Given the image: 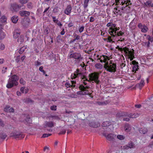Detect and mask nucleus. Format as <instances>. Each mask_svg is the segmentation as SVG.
<instances>
[{
  "mask_svg": "<svg viewBox=\"0 0 153 153\" xmlns=\"http://www.w3.org/2000/svg\"><path fill=\"white\" fill-rule=\"evenodd\" d=\"M105 63L104 68L107 71L111 73H115L116 71V64L113 60H110L109 62L107 61Z\"/></svg>",
  "mask_w": 153,
  "mask_h": 153,
  "instance_id": "1",
  "label": "nucleus"
},
{
  "mask_svg": "<svg viewBox=\"0 0 153 153\" xmlns=\"http://www.w3.org/2000/svg\"><path fill=\"white\" fill-rule=\"evenodd\" d=\"M19 78L16 74L12 75L9 79L6 86L8 88H11L14 86H16L18 84L17 81Z\"/></svg>",
  "mask_w": 153,
  "mask_h": 153,
  "instance_id": "2",
  "label": "nucleus"
},
{
  "mask_svg": "<svg viewBox=\"0 0 153 153\" xmlns=\"http://www.w3.org/2000/svg\"><path fill=\"white\" fill-rule=\"evenodd\" d=\"M139 115L137 113H129L124 111H120L116 114V116L117 117H128L130 118H135L138 117Z\"/></svg>",
  "mask_w": 153,
  "mask_h": 153,
  "instance_id": "3",
  "label": "nucleus"
},
{
  "mask_svg": "<svg viewBox=\"0 0 153 153\" xmlns=\"http://www.w3.org/2000/svg\"><path fill=\"white\" fill-rule=\"evenodd\" d=\"M116 5H118L119 4H122L123 7H122V10H123L126 7L129 8L128 10L130 7L128 6L129 5L131 4V3L130 0H124L122 1V0H115Z\"/></svg>",
  "mask_w": 153,
  "mask_h": 153,
  "instance_id": "4",
  "label": "nucleus"
},
{
  "mask_svg": "<svg viewBox=\"0 0 153 153\" xmlns=\"http://www.w3.org/2000/svg\"><path fill=\"white\" fill-rule=\"evenodd\" d=\"M100 72H94L89 74L90 80L91 81H94L97 84H98L100 82L99 79V74Z\"/></svg>",
  "mask_w": 153,
  "mask_h": 153,
  "instance_id": "5",
  "label": "nucleus"
},
{
  "mask_svg": "<svg viewBox=\"0 0 153 153\" xmlns=\"http://www.w3.org/2000/svg\"><path fill=\"white\" fill-rule=\"evenodd\" d=\"M69 57L70 58H73L75 60L80 61L82 59L80 53L75 52L74 53L73 50L70 51Z\"/></svg>",
  "mask_w": 153,
  "mask_h": 153,
  "instance_id": "6",
  "label": "nucleus"
},
{
  "mask_svg": "<svg viewBox=\"0 0 153 153\" xmlns=\"http://www.w3.org/2000/svg\"><path fill=\"white\" fill-rule=\"evenodd\" d=\"M10 137H13L14 138H18L19 140H20L21 139L24 138L25 135L23 134L21 132L15 131L11 133Z\"/></svg>",
  "mask_w": 153,
  "mask_h": 153,
  "instance_id": "7",
  "label": "nucleus"
},
{
  "mask_svg": "<svg viewBox=\"0 0 153 153\" xmlns=\"http://www.w3.org/2000/svg\"><path fill=\"white\" fill-rule=\"evenodd\" d=\"M22 7V9L25 8V6L23 5L18 4H13L11 5L10 9L11 10L15 11H17Z\"/></svg>",
  "mask_w": 153,
  "mask_h": 153,
  "instance_id": "8",
  "label": "nucleus"
},
{
  "mask_svg": "<svg viewBox=\"0 0 153 153\" xmlns=\"http://www.w3.org/2000/svg\"><path fill=\"white\" fill-rule=\"evenodd\" d=\"M146 39L148 41L146 42H143L144 44L143 46H144L147 48V49L151 48L150 42H152L153 41V37L149 35H148L146 37Z\"/></svg>",
  "mask_w": 153,
  "mask_h": 153,
  "instance_id": "9",
  "label": "nucleus"
},
{
  "mask_svg": "<svg viewBox=\"0 0 153 153\" xmlns=\"http://www.w3.org/2000/svg\"><path fill=\"white\" fill-rule=\"evenodd\" d=\"M82 74V73L79 68H77L76 71H74L73 73H72L71 75V78L73 79L76 78H78L79 76H80Z\"/></svg>",
  "mask_w": 153,
  "mask_h": 153,
  "instance_id": "10",
  "label": "nucleus"
},
{
  "mask_svg": "<svg viewBox=\"0 0 153 153\" xmlns=\"http://www.w3.org/2000/svg\"><path fill=\"white\" fill-rule=\"evenodd\" d=\"M97 60H100L101 62H106L107 61L109 60L110 59L108 56L103 55L101 56L100 57H99V55H97Z\"/></svg>",
  "mask_w": 153,
  "mask_h": 153,
  "instance_id": "11",
  "label": "nucleus"
},
{
  "mask_svg": "<svg viewBox=\"0 0 153 153\" xmlns=\"http://www.w3.org/2000/svg\"><path fill=\"white\" fill-rule=\"evenodd\" d=\"M138 27L141 29V31L143 33H146L147 32L148 28L145 24H143L140 23L138 24Z\"/></svg>",
  "mask_w": 153,
  "mask_h": 153,
  "instance_id": "12",
  "label": "nucleus"
},
{
  "mask_svg": "<svg viewBox=\"0 0 153 153\" xmlns=\"http://www.w3.org/2000/svg\"><path fill=\"white\" fill-rule=\"evenodd\" d=\"M134 50L133 49H132V51L130 50L129 51L128 48V51L127 52V54H125L126 55H128V58L130 59V61L132 60L134 58Z\"/></svg>",
  "mask_w": 153,
  "mask_h": 153,
  "instance_id": "13",
  "label": "nucleus"
},
{
  "mask_svg": "<svg viewBox=\"0 0 153 153\" xmlns=\"http://www.w3.org/2000/svg\"><path fill=\"white\" fill-rule=\"evenodd\" d=\"M89 125L90 126L93 128H97L100 126L98 122L96 121V120L94 119L89 122Z\"/></svg>",
  "mask_w": 153,
  "mask_h": 153,
  "instance_id": "14",
  "label": "nucleus"
},
{
  "mask_svg": "<svg viewBox=\"0 0 153 153\" xmlns=\"http://www.w3.org/2000/svg\"><path fill=\"white\" fill-rule=\"evenodd\" d=\"M108 32L110 35L111 36L113 39L115 37V35L116 34V32L114 28L109 27L108 30Z\"/></svg>",
  "mask_w": 153,
  "mask_h": 153,
  "instance_id": "15",
  "label": "nucleus"
},
{
  "mask_svg": "<svg viewBox=\"0 0 153 153\" xmlns=\"http://www.w3.org/2000/svg\"><path fill=\"white\" fill-rule=\"evenodd\" d=\"M104 136L107 140L110 141H113L114 140V138L116 137V135L112 134H110L107 135L105 134Z\"/></svg>",
  "mask_w": 153,
  "mask_h": 153,
  "instance_id": "16",
  "label": "nucleus"
},
{
  "mask_svg": "<svg viewBox=\"0 0 153 153\" xmlns=\"http://www.w3.org/2000/svg\"><path fill=\"white\" fill-rule=\"evenodd\" d=\"M72 10V8L71 5H68L64 10V13L67 15H69L71 13Z\"/></svg>",
  "mask_w": 153,
  "mask_h": 153,
  "instance_id": "17",
  "label": "nucleus"
},
{
  "mask_svg": "<svg viewBox=\"0 0 153 153\" xmlns=\"http://www.w3.org/2000/svg\"><path fill=\"white\" fill-rule=\"evenodd\" d=\"M71 84L69 83V82H67L65 84V86L67 88L74 87L75 86L76 82L75 81H71Z\"/></svg>",
  "mask_w": 153,
  "mask_h": 153,
  "instance_id": "18",
  "label": "nucleus"
},
{
  "mask_svg": "<svg viewBox=\"0 0 153 153\" xmlns=\"http://www.w3.org/2000/svg\"><path fill=\"white\" fill-rule=\"evenodd\" d=\"M116 48L121 52L123 51L125 54H127V52L128 51V48L126 47L122 48L120 47L119 46H117L116 47Z\"/></svg>",
  "mask_w": 153,
  "mask_h": 153,
  "instance_id": "19",
  "label": "nucleus"
},
{
  "mask_svg": "<svg viewBox=\"0 0 153 153\" xmlns=\"http://www.w3.org/2000/svg\"><path fill=\"white\" fill-rule=\"evenodd\" d=\"M22 117H25V120H21L22 121L25 123L26 124H30L31 122V119L29 117H25V115H22Z\"/></svg>",
  "mask_w": 153,
  "mask_h": 153,
  "instance_id": "20",
  "label": "nucleus"
},
{
  "mask_svg": "<svg viewBox=\"0 0 153 153\" xmlns=\"http://www.w3.org/2000/svg\"><path fill=\"white\" fill-rule=\"evenodd\" d=\"M19 14L22 16H28L30 14V12L25 10H22L19 12Z\"/></svg>",
  "mask_w": 153,
  "mask_h": 153,
  "instance_id": "21",
  "label": "nucleus"
},
{
  "mask_svg": "<svg viewBox=\"0 0 153 153\" xmlns=\"http://www.w3.org/2000/svg\"><path fill=\"white\" fill-rule=\"evenodd\" d=\"M30 23V20L29 19H26L23 21L22 24L25 28L28 27Z\"/></svg>",
  "mask_w": 153,
  "mask_h": 153,
  "instance_id": "22",
  "label": "nucleus"
},
{
  "mask_svg": "<svg viewBox=\"0 0 153 153\" xmlns=\"http://www.w3.org/2000/svg\"><path fill=\"white\" fill-rule=\"evenodd\" d=\"M145 83L144 79H142L140 81V83L137 84L136 86L139 88L140 90H141L142 88L145 85Z\"/></svg>",
  "mask_w": 153,
  "mask_h": 153,
  "instance_id": "23",
  "label": "nucleus"
},
{
  "mask_svg": "<svg viewBox=\"0 0 153 153\" xmlns=\"http://www.w3.org/2000/svg\"><path fill=\"white\" fill-rule=\"evenodd\" d=\"M4 111H5L9 112H13L14 110L13 108H10L8 105H7L5 108H4Z\"/></svg>",
  "mask_w": 153,
  "mask_h": 153,
  "instance_id": "24",
  "label": "nucleus"
},
{
  "mask_svg": "<svg viewBox=\"0 0 153 153\" xmlns=\"http://www.w3.org/2000/svg\"><path fill=\"white\" fill-rule=\"evenodd\" d=\"M2 27L1 24H0V39H4L6 35L2 30Z\"/></svg>",
  "mask_w": 153,
  "mask_h": 153,
  "instance_id": "25",
  "label": "nucleus"
},
{
  "mask_svg": "<svg viewBox=\"0 0 153 153\" xmlns=\"http://www.w3.org/2000/svg\"><path fill=\"white\" fill-rule=\"evenodd\" d=\"M45 125L47 127L51 128L54 126V123L52 121L48 122L46 121L45 123Z\"/></svg>",
  "mask_w": 153,
  "mask_h": 153,
  "instance_id": "26",
  "label": "nucleus"
},
{
  "mask_svg": "<svg viewBox=\"0 0 153 153\" xmlns=\"http://www.w3.org/2000/svg\"><path fill=\"white\" fill-rule=\"evenodd\" d=\"M79 90L82 91H88L87 90V89H88V86H85L81 84L79 85Z\"/></svg>",
  "mask_w": 153,
  "mask_h": 153,
  "instance_id": "27",
  "label": "nucleus"
},
{
  "mask_svg": "<svg viewBox=\"0 0 153 153\" xmlns=\"http://www.w3.org/2000/svg\"><path fill=\"white\" fill-rule=\"evenodd\" d=\"M131 126L128 123H126L124 126V130L126 132H129L131 130Z\"/></svg>",
  "mask_w": 153,
  "mask_h": 153,
  "instance_id": "28",
  "label": "nucleus"
},
{
  "mask_svg": "<svg viewBox=\"0 0 153 153\" xmlns=\"http://www.w3.org/2000/svg\"><path fill=\"white\" fill-rule=\"evenodd\" d=\"M20 33V31H17V30H15L13 33V37L15 39L18 38L19 36Z\"/></svg>",
  "mask_w": 153,
  "mask_h": 153,
  "instance_id": "29",
  "label": "nucleus"
},
{
  "mask_svg": "<svg viewBox=\"0 0 153 153\" xmlns=\"http://www.w3.org/2000/svg\"><path fill=\"white\" fill-rule=\"evenodd\" d=\"M20 91L22 93H27L28 91V89L27 88L25 87H22L20 88Z\"/></svg>",
  "mask_w": 153,
  "mask_h": 153,
  "instance_id": "30",
  "label": "nucleus"
},
{
  "mask_svg": "<svg viewBox=\"0 0 153 153\" xmlns=\"http://www.w3.org/2000/svg\"><path fill=\"white\" fill-rule=\"evenodd\" d=\"M152 4V0H149L147 1L146 2L144 3V4L145 6L147 7H151V4Z\"/></svg>",
  "mask_w": 153,
  "mask_h": 153,
  "instance_id": "31",
  "label": "nucleus"
},
{
  "mask_svg": "<svg viewBox=\"0 0 153 153\" xmlns=\"http://www.w3.org/2000/svg\"><path fill=\"white\" fill-rule=\"evenodd\" d=\"M139 130L140 133L143 134H145L147 131V128H140Z\"/></svg>",
  "mask_w": 153,
  "mask_h": 153,
  "instance_id": "32",
  "label": "nucleus"
},
{
  "mask_svg": "<svg viewBox=\"0 0 153 153\" xmlns=\"http://www.w3.org/2000/svg\"><path fill=\"white\" fill-rule=\"evenodd\" d=\"M11 20L13 23H16L18 20V16H13L11 18Z\"/></svg>",
  "mask_w": 153,
  "mask_h": 153,
  "instance_id": "33",
  "label": "nucleus"
},
{
  "mask_svg": "<svg viewBox=\"0 0 153 153\" xmlns=\"http://www.w3.org/2000/svg\"><path fill=\"white\" fill-rule=\"evenodd\" d=\"M89 0H84L83 5L84 8L85 9L88 7Z\"/></svg>",
  "mask_w": 153,
  "mask_h": 153,
  "instance_id": "34",
  "label": "nucleus"
},
{
  "mask_svg": "<svg viewBox=\"0 0 153 153\" xmlns=\"http://www.w3.org/2000/svg\"><path fill=\"white\" fill-rule=\"evenodd\" d=\"M18 42L21 43L24 42V36L22 35L20 36L17 40Z\"/></svg>",
  "mask_w": 153,
  "mask_h": 153,
  "instance_id": "35",
  "label": "nucleus"
},
{
  "mask_svg": "<svg viewBox=\"0 0 153 153\" xmlns=\"http://www.w3.org/2000/svg\"><path fill=\"white\" fill-rule=\"evenodd\" d=\"M111 123L109 121H104L102 124V126L103 127H106V126H108L110 125Z\"/></svg>",
  "mask_w": 153,
  "mask_h": 153,
  "instance_id": "36",
  "label": "nucleus"
},
{
  "mask_svg": "<svg viewBox=\"0 0 153 153\" xmlns=\"http://www.w3.org/2000/svg\"><path fill=\"white\" fill-rule=\"evenodd\" d=\"M138 68L139 66L137 64H136L134 65H133L132 66V71L133 72H136V71L138 70Z\"/></svg>",
  "mask_w": 153,
  "mask_h": 153,
  "instance_id": "37",
  "label": "nucleus"
},
{
  "mask_svg": "<svg viewBox=\"0 0 153 153\" xmlns=\"http://www.w3.org/2000/svg\"><path fill=\"white\" fill-rule=\"evenodd\" d=\"M0 20L1 22H6L7 19L6 17L4 16H1L0 19Z\"/></svg>",
  "mask_w": 153,
  "mask_h": 153,
  "instance_id": "38",
  "label": "nucleus"
},
{
  "mask_svg": "<svg viewBox=\"0 0 153 153\" xmlns=\"http://www.w3.org/2000/svg\"><path fill=\"white\" fill-rule=\"evenodd\" d=\"M124 34V32H122V31H117L115 34V37L117 36H122Z\"/></svg>",
  "mask_w": 153,
  "mask_h": 153,
  "instance_id": "39",
  "label": "nucleus"
},
{
  "mask_svg": "<svg viewBox=\"0 0 153 153\" xmlns=\"http://www.w3.org/2000/svg\"><path fill=\"white\" fill-rule=\"evenodd\" d=\"M77 94H78L86 95V94H88V91H80L77 92Z\"/></svg>",
  "mask_w": 153,
  "mask_h": 153,
  "instance_id": "40",
  "label": "nucleus"
},
{
  "mask_svg": "<svg viewBox=\"0 0 153 153\" xmlns=\"http://www.w3.org/2000/svg\"><path fill=\"white\" fill-rule=\"evenodd\" d=\"M95 67L98 69H101L102 68V66L100 63H97L95 65Z\"/></svg>",
  "mask_w": 153,
  "mask_h": 153,
  "instance_id": "41",
  "label": "nucleus"
},
{
  "mask_svg": "<svg viewBox=\"0 0 153 153\" xmlns=\"http://www.w3.org/2000/svg\"><path fill=\"white\" fill-rule=\"evenodd\" d=\"M117 138L119 140H123L125 138V137L123 135H118L117 136Z\"/></svg>",
  "mask_w": 153,
  "mask_h": 153,
  "instance_id": "42",
  "label": "nucleus"
},
{
  "mask_svg": "<svg viewBox=\"0 0 153 153\" xmlns=\"http://www.w3.org/2000/svg\"><path fill=\"white\" fill-rule=\"evenodd\" d=\"M25 47H23L21 48L19 50V53L20 54L22 53L25 51Z\"/></svg>",
  "mask_w": 153,
  "mask_h": 153,
  "instance_id": "43",
  "label": "nucleus"
},
{
  "mask_svg": "<svg viewBox=\"0 0 153 153\" xmlns=\"http://www.w3.org/2000/svg\"><path fill=\"white\" fill-rule=\"evenodd\" d=\"M128 146L129 148H133L134 147V144L131 141L128 143Z\"/></svg>",
  "mask_w": 153,
  "mask_h": 153,
  "instance_id": "44",
  "label": "nucleus"
},
{
  "mask_svg": "<svg viewBox=\"0 0 153 153\" xmlns=\"http://www.w3.org/2000/svg\"><path fill=\"white\" fill-rule=\"evenodd\" d=\"M84 29L85 27L84 26L79 27V31L80 33H82L84 31Z\"/></svg>",
  "mask_w": 153,
  "mask_h": 153,
  "instance_id": "45",
  "label": "nucleus"
},
{
  "mask_svg": "<svg viewBox=\"0 0 153 153\" xmlns=\"http://www.w3.org/2000/svg\"><path fill=\"white\" fill-rule=\"evenodd\" d=\"M28 0H19V2L21 3V5H23L27 3L28 1Z\"/></svg>",
  "mask_w": 153,
  "mask_h": 153,
  "instance_id": "46",
  "label": "nucleus"
},
{
  "mask_svg": "<svg viewBox=\"0 0 153 153\" xmlns=\"http://www.w3.org/2000/svg\"><path fill=\"white\" fill-rule=\"evenodd\" d=\"M66 130L65 129H63L60 132H59L58 134L59 135H61L62 134H65L66 132Z\"/></svg>",
  "mask_w": 153,
  "mask_h": 153,
  "instance_id": "47",
  "label": "nucleus"
},
{
  "mask_svg": "<svg viewBox=\"0 0 153 153\" xmlns=\"http://www.w3.org/2000/svg\"><path fill=\"white\" fill-rule=\"evenodd\" d=\"M27 7L30 9H31L33 7L32 4L31 2L28 3L27 4Z\"/></svg>",
  "mask_w": 153,
  "mask_h": 153,
  "instance_id": "48",
  "label": "nucleus"
},
{
  "mask_svg": "<svg viewBox=\"0 0 153 153\" xmlns=\"http://www.w3.org/2000/svg\"><path fill=\"white\" fill-rule=\"evenodd\" d=\"M0 137L1 139H4L7 137V135L3 133L0 134Z\"/></svg>",
  "mask_w": 153,
  "mask_h": 153,
  "instance_id": "49",
  "label": "nucleus"
},
{
  "mask_svg": "<svg viewBox=\"0 0 153 153\" xmlns=\"http://www.w3.org/2000/svg\"><path fill=\"white\" fill-rule=\"evenodd\" d=\"M58 7H56L53 10L52 12L53 13H57L59 11V10L58 9Z\"/></svg>",
  "mask_w": 153,
  "mask_h": 153,
  "instance_id": "50",
  "label": "nucleus"
},
{
  "mask_svg": "<svg viewBox=\"0 0 153 153\" xmlns=\"http://www.w3.org/2000/svg\"><path fill=\"white\" fill-rule=\"evenodd\" d=\"M19 82L21 84L23 85H24L25 84V81L22 78L20 79Z\"/></svg>",
  "mask_w": 153,
  "mask_h": 153,
  "instance_id": "51",
  "label": "nucleus"
},
{
  "mask_svg": "<svg viewBox=\"0 0 153 153\" xmlns=\"http://www.w3.org/2000/svg\"><path fill=\"white\" fill-rule=\"evenodd\" d=\"M74 38L75 39H76L78 40L80 39V36L77 34H74Z\"/></svg>",
  "mask_w": 153,
  "mask_h": 153,
  "instance_id": "52",
  "label": "nucleus"
},
{
  "mask_svg": "<svg viewBox=\"0 0 153 153\" xmlns=\"http://www.w3.org/2000/svg\"><path fill=\"white\" fill-rule=\"evenodd\" d=\"M51 135V134H44L42 136V138H45L46 137H48L49 136H50Z\"/></svg>",
  "mask_w": 153,
  "mask_h": 153,
  "instance_id": "53",
  "label": "nucleus"
},
{
  "mask_svg": "<svg viewBox=\"0 0 153 153\" xmlns=\"http://www.w3.org/2000/svg\"><path fill=\"white\" fill-rule=\"evenodd\" d=\"M5 48V46L4 44L1 43H0V50H3Z\"/></svg>",
  "mask_w": 153,
  "mask_h": 153,
  "instance_id": "54",
  "label": "nucleus"
},
{
  "mask_svg": "<svg viewBox=\"0 0 153 153\" xmlns=\"http://www.w3.org/2000/svg\"><path fill=\"white\" fill-rule=\"evenodd\" d=\"M112 38V37L111 36H109L107 39V42H112L113 41L111 39Z\"/></svg>",
  "mask_w": 153,
  "mask_h": 153,
  "instance_id": "55",
  "label": "nucleus"
},
{
  "mask_svg": "<svg viewBox=\"0 0 153 153\" xmlns=\"http://www.w3.org/2000/svg\"><path fill=\"white\" fill-rule=\"evenodd\" d=\"M50 109L52 110L55 111L56 110V106L55 105L51 106L50 107Z\"/></svg>",
  "mask_w": 153,
  "mask_h": 153,
  "instance_id": "56",
  "label": "nucleus"
},
{
  "mask_svg": "<svg viewBox=\"0 0 153 153\" xmlns=\"http://www.w3.org/2000/svg\"><path fill=\"white\" fill-rule=\"evenodd\" d=\"M90 81L89 80H88L87 79H84L82 81V83L85 85H86L87 84V82H89Z\"/></svg>",
  "mask_w": 153,
  "mask_h": 153,
  "instance_id": "57",
  "label": "nucleus"
},
{
  "mask_svg": "<svg viewBox=\"0 0 153 153\" xmlns=\"http://www.w3.org/2000/svg\"><path fill=\"white\" fill-rule=\"evenodd\" d=\"M49 150V148L48 147L45 146L44 148V151L46 152V153L48 152Z\"/></svg>",
  "mask_w": 153,
  "mask_h": 153,
  "instance_id": "58",
  "label": "nucleus"
},
{
  "mask_svg": "<svg viewBox=\"0 0 153 153\" xmlns=\"http://www.w3.org/2000/svg\"><path fill=\"white\" fill-rule=\"evenodd\" d=\"M35 65L37 66H39L41 65V62L38 61L35 62Z\"/></svg>",
  "mask_w": 153,
  "mask_h": 153,
  "instance_id": "59",
  "label": "nucleus"
},
{
  "mask_svg": "<svg viewBox=\"0 0 153 153\" xmlns=\"http://www.w3.org/2000/svg\"><path fill=\"white\" fill-rule=\"evenodd\" d=\"M52 18L53 20V21L54 23H56V22L59 21V20H58L56 19V17L55 16H52Z\"/></svg>",
  "mask_w": 153,
  "mask_h": 153,
  "instance_id": "60",
  "label": "nucleus"
},
{
  "mask_svg": "<svg viewBox=\"0 0 153 153\" xmlns=\"http://www.w3.org/2000/svg\"><path fill=\"white\" fill-rule=\"evenodd\" d=\"M7 67H3L2 70V73H5L7 71Z\"/></svg>",
  "mask_w": 153,
  "mask_h": 153,
  "instance_id": "61",
  "label": "nucleus"
},
{
  "mask_svg": "<svg viewBox=\"0 0 153 153\" xmlns=\"http://www.w3.org/2000/svg\"><path fill=\"white\" fill-rule=\"evenodd\" d=\"M4 124L3 121L1 120L0 119V126H1V127H4Z\"/></svg>",
  "mask_w": 153,
  "mask_h": 153,
  "instance_id": "62",
  "label": "nucleus"
},
{
  "mask_svg": "<svg viewBox=\"0 0 153 153\" xmlns=\"http://www.w3.org/2000/svg\"><path fill=\"white\" fill-rule=\"evenodd\" d=\"M97 103L99 105H102L105 104L104 102H97Z\"/></svg>",
  "mask_w": 153,
  "mask_h": 153,
  "instance_id": "63",
  "label": "nucleus"
},
{
  "mask_svg": "<svg viewBox=\"0 0 153 153\" xmlns=\"http://www.w3.org/2000/svg\"><path fill=\"white\" fill-rule=\"evenodd\" d=\"M57 25L59 27H62V23L60 22H57L56 23Z\"/></svg>",
  "mask_w": 153,
  "mask_h": 153,
  "instance_id": "64",
  "label": "nucleus"
}]
</instances>
